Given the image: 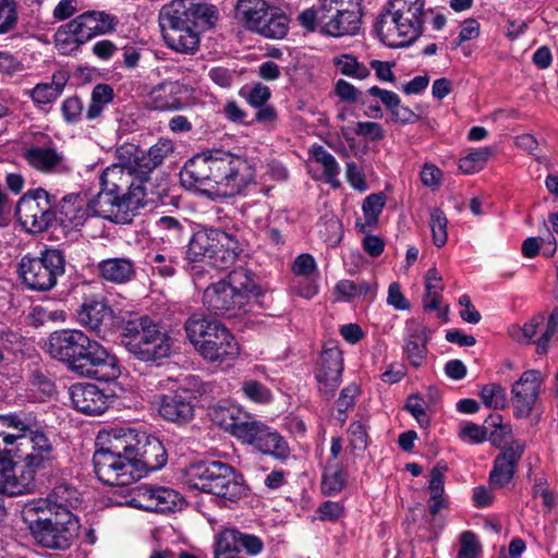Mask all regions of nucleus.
Listing matches in <instances>:
<instances>
[{
    "label": "nucleus",
    "mask_w": 558,
    "mask_h": 558,
    "mask_svg": "<svg viewBox=\"0 0 558 558\" xmlns=\"http://www.w3.org/2000/svg\"><path fill=\"white\" fill-rule=\"evenodd\" d=\"M256 171L252 162L225 150L203 153L191 158L180 172L183 186L209 196L240 194L254 182Z\"/></svg>",
    "instance_id": "f257e3e1"
},
{
    "label": "nucleus",
    "mask_w": 558,
    "mask_h": 558,
    "mask_svg": "<svg viewBox=\"0 0 558 558\" xmlns=\"http://www.w3.org/2000/svg\"><path fill=\"white\" fill-rule=\"evenodd\" d=\"M218 19V9L204 0H171L159 12V26L168 48L192 54L199 47V35Z\"/></svg>",
    "instance_id": "f03ea898"
},
{
    "label": "nucleus",
    "mask_w": 558,
    "mask_h": 558,
    "mask_svg": "<svg viewBox=\"0 0 558 558\" xmlns=\"http://www.w3.org/2000/svg\"><path fill=\"white\" fill-rule=\"evenodd\" d=\"M47 352L56 360L86 377L97 374L99 366H111V374L107 379L113 378L119 373L116 367V359L98 341L90 339L77 329H61L50 333L46 342Z\"/></svg>",
    "instance_id": "7ed1b4c3"
},
{
    "label": "nucleus",
    "mask_w": 558,
    "mask_h": 558,
    "mask_svg": "<svg viewBox=\"0 0 558 558\" xmlns=\"http://www.w3.org/2000/svg\"><path fill=\"white\" fill-rule=\"evenodd\" d=\"M260 294L255 272L246 267H236L226 278L204 289L203 304L217 316L238 317L245 314L252 300Z\"/></svg>",
    "instance_id": "20e7f679"
},
{
    "label": "nucleus",
    "mask_w": 558,
    "mask_h": 558,
    "mask_svg": "<svg viewBox=\"0 0 558 558\" xmlns=\"http://www.w3.org/2000/svg\"><path fill=\"white\" fill-rule=\"evenodd\" d=\"M121 344L143 362H157L171 354L173 341L168 330L148 315L123 318L119 326Z\"/></svg>",
    "instance_id": "39448f33"
},
{
    "label": "nucleus",
    "mask_w": 558,
    "mask_h": 558,
    "mask_svg": "<svg viewBox=\"0 0 558 558\" xmlns=\"http://www.w3.org/2000/svg\"><path fill=\"white\" fill-rule=\"evenodd\" d=\"M425 14V0H388L375 29L385 45L408 46L421 35Z\"/></svg>",
    "instance_id": "423d86ee"
},
{
    "label": "nucleus",
    "mask_w": 558,
    "mask_h": 558,
    "mask_svg": "<svg viewBox=\"0 0 558 558\" xmlns=\"http://www.w3.org/2000/svg\"><path fill=\"white\" fill-rule=\"evenodd\" d=\"M31 437L24 439L32 451L20 463L0 459V493L9 496L29 494L35 490V475L46 461L52 457L53 447L46 434L38 426L28 432Z\"/></svg>",
    "instance_id": "0eeeda50"
},
{
    "label": "nucleus",
    "mask_w": 558,
    "mask_h": 558,
    "mask_svg": "<svg viewBox=\"0 0 558 558\" xmlns=\"http://www.w3.org/2000/svg\"><path fill=\"white\" fill-rule=\"evenodd\" d=\"M222 424L236 439L276 460H287L291 453L287 440L274 428L236 407L222 411Z\"/></svg>",
    "instance_id": "6e6552de"
},
{
    "label": "nucleus",
    "mask_w": 558,
    "mask_h": 558,
    "mask_svg": "<svg viewBox=\"0 0 558 558\" xmlns=\"http://www.w3.org/2000/svg\"><path fill=\"white\" fill-rule=\"evenodd\" d=\"M124 440L120 429L107 434L106 446L94 452L93 464L97 478L110 486H128L138 481L137 469L130 450L132 438Z\"/></svg>",
    "instance_id": "1a4fd4ad"
},
{
    "label": "nucleus",
    "mask_w": 558,
    "mask_h": 558,
    "mask_svg": "<svg viewBox=\"0 0 558 558\" xmlns=\"http://www.w3.org/2000/svg\"><path fill=\"white\" fill-rule=\"evenodd\" d=\"M191 486L235 502L245 494L241 475L220 461H201L191 464L186 471Z\"/></svg>",
    "instance_id": "9d476101"
},
{
    "label": "nucleus",
    "mask_w": 558,
    "mask_h": 558,
    "mask_svg": "<svg viewBox=\"0 0 558 558\" xmlns=\"http://www.w3.org/2000/svg\"><path fill=\"white\" fill-rule=\"evenodd\" d=\"M65 270V256L61 250L46 248L39 256H24L19 264L22 282L34 291L51 290Z\"/></svg>",
    "instance_id": "9b49d317"
},
{
    "label": "nucleus",
    "mask_w": 558,
    "mask_h": 558,
    "mask_svg": "<svg viewBox=\"0 0 558 558\" xmlns=\"http://www.w3.org/2000/svg\"><path fill=\"white\" fill-rule=\"evenodd\" d=\"M362 16V0H320V27L329 36L356 34Z\"/></svg>",
    "instance_id": "f8f14e48"
},
{
    "label": "nucleus",
    "mask_w": 558,
    "mask_h": 558,
    "mask_svg": "<svg viewBox=\"0 0 558 558\" xmlns=\"http://www.w3.org/2000/svg\"><path fill=\"white\" fill-rule=\"evenodd\" d=\"M54 194L43 187L28 190L16 203L15 215L22 227L39 233L52 227Z\"/></svg>",
    "instance_id": "ddd939ff"
},
{
    "label": "nucleus",
    "mask_w": 558,
    "mask_h": 558,
    "mask_svg": "<svg viewBox=\"0 0 558 558\" xmlns=\"http://www.w3.org/2000/svg\"><path fill=\"white\" fill-rule=\"evenodd\" d=\"M28 530L41 547L53 550H66L78 534L80 522L76 517H38L28 522Z\"/></svg>",
    "instance_id": "4468645a"
},
{
    "label": "nucleus",
    "mask_w": 558,
    "mask_h": 558,
    "mask_svg": "<svg viewBox=\"0 0 558 558\" xmlns=\"http://www.w3.org/2000/svg\"><path fill=\"white\" fill-rule=\"evenodd\" d=\"M120 430L124 440L132 438L128 451L137 469L138 480L147 472L159 470L167 463L168 454L158 437L131 428Z\"/></svg>",
    "instance_id": "2eb2a0df"
},
{
    "label": "nucleus",
    "mask_w": 558,
    "mask_h": 558,
    "mask_svg": "<svg viewBox=\"0 0 558 558\" xmlns=\"http://www.w3.org/2000/svg\"><path fill=\"white\" fill-rule=\"evenodd\" d=\"M130 506L151 512H171L182 509L183 496L169 487L143 484L130 490Z\"/></svg>",
    "instance_id": "dca6fc26"
},
{
    "label": "nucleus",
    "mask_w": 558,
    "mask_h": 558,
    "mask_svg": "<svg viewBox=\"0 0 558 558\" xmlns=\"http://www.w3.org/2000/svg\"><path fill=\"white\" fill-rule=\"evenodd\" d=\"M545 322V315L538 313L532 316L523 326L512 325L508 329L509 336L520 344L535 343L536 353L542 355L547 353L549 342L558 330V307H556L548 316L544 332L539 338L534 340L537 335L538 327Z\"/></svg>",
    "instance_id": "f3484780"
},
{
    "label": "nucleus",
    "mask_w": 558,
    "mask_h": 558,
    "mask_svg": "<svg viewBox=\"0 0 558 558\" xmlns=\"http://www.w3.org/2000/svg\"><path fill=\"white\" fill-rule=\"evenodd\" d=\"M140 191L123 198L113 192L100 186L98 194L89 202V209L94 215L109 219L114 222H126L128 215L140 209Z\"/></svg>",
    "instance_id": "a211bd4d"
},
{
    "label": "nucleus",
    "mask_w": 558,
    "mask_h": 558,
    "mask_svg": "<svg viewBox=\"0 0 558 558\" xmlns=\"http://www.w3.org/2000/svg\"><path fill=\"white\" fill-rule=\"evenodd\" d=\"M81 494L69 483L56 485L45 499L38 500L28 506L26 513L44 512L47 510L51 515L61 518L75 517L73 510L81 504Z\"/></svg>",
    "instance_id": "6ab92c4d"
},
{
    "label": "nucleus",
    "mask_w": 558,
    "mask_h": 558,
    "mask_svg": "<svg viewBox=\"0 0 558 558\" xmlns=\"http://www.w3.org/2000/svg\"><path fill=\"white\" fill-rule=\"evenodd\" d=\"M343 372L342 352L337 347L325 349L319 356L315 371L319 395L329 400L340 386Z\"/></svg>",
    "instance_id": "aec40b11"
},
{
    "label": "nucleus",
    "mask_w": 558,
    "mask_h": 558,
    "mask_svg": "<svg viewBox=\"0 0 558 558\" xmlns=\"http://www.w3.org/2000/svg\"><path fill=\"white\" fill-rule=\"evenodd\" d=\"M197 351L210 363H228L239 354V345L233 335L222 324L214 326L211 332L203 339Z\"/></svg>",
    "instance_id": "412c9836"
},
{
    "label": "nucleus",
    "mask_w": 558,
    "mask_h": 558,
    "mask_svg": "<svg viewBox=\"0 0 558 558\" xmlns=\"http://www.w3.org/2000/svg\"><path fill=\"white\" fill-rule=\"evenodd\" d=\"M100 186H105L107 191L123 196V198L140 191V208L145 207L148 202L143 180H138L128 167L117 165L108 167L100 177Z\"/></svg>",
    "instance_id": "4be33fe9"
},
{
    "label": "nucleus",
    "mask_w": 558,
    "mask_h": 558,
    "mask_svg": "<svg viewBox=\"0 0 558 558\" xmlns=\"http://www.w3.org/2000/svg\"><path fill=\"white\" fill-rule=\"evenodd\" d=\"M543 377L538 371L530 369L522 373L512 385L513 413L519 418L529 417L539 397Z\"/></svg>",
    "instance_id": "5701e85b"
},
{
    "label": "nucleus",
    "mask_w": 558,
    "mask_h": 558,
    "mask_svg": "<svg viewBox=\"0 0 558 558\" xmlns=\"http://www.w3.org/2000/svg\"><path fill=\"white\" fill-rule=\"evenodd\" d=\"M23 157L35 170L46 174H65L71 171L66 158L54 144H34L25 148Z\"/></svg>",
    "instance_id": "b1692460"
},
{
    "label": "nucleus",
    "mask_w": 558,
    "mask_h": 558,
    "mask_svg": "<svg viewBox=\"0 0 558 558\" xmlns=\"http://www.w3.org/2000/svg\"><path fill=\"white\" fill-rule=\"evenodd\" d=\"M195 397L189 389H177L159 397V414L169 422L185 424L194 416Z\"/></svg>",
    "instance_id": "393cba45"
},
{
    "label": "nucleus",
    "mask_w": 558,
    "mask_h": 558,
    "mask_svg": "<svg viewBox=\"0 0 558 558\" xmlns=\"http://www.w3.org/2000/svg\"><path fill=\"white\" fill-rule=\"evenodd\" d=\"M525 450V442L512 440L495 459L489 481L494 487H504L513 477L517 465Z\"/></svg>",
    "instance_id": "a878e982"
},
{
    "label": "nucleus",
    "mask_w": 558,
    "mask_h": 558,
    "mask_svg": "<svg viewBox=\"0 0 558 558\" xmlns=\"http://www.w3.org/2000/svg\"><path fill=\"white\" fill-rule=\"evenodd\" d=\"M74 409L86 415H99L108 409V397L96 385L75 384L70 388Z\"/></svg>",
    "instance_id": "bb28decb"
},
{
    "label": "nucleus",
    "mask_w": 558,
    "mask_h": 558,
    "mask_svg": "<svg viewBox=\"0 0 558 558\" xmlns=\"http://www.w3.org/2000/svg\"><path fill=\"white\" fill-rule=\"evenodd\" d=\"M187 88L178 81L162 82L149 93L150 106L158 111H177L186 102Z\"/></svg>",
    "instance_id": "cd10ccee"
},
{
    "label": "nucleus",
    "mask_w": 558,
    "mask_h": 558,
    "mask_svg": "<svg viewBox=\"0 0 558 558\" xmlns=\"http://www.w3.org/2000/svg\"><path fill=\"white\" fill-rule=\"evenodd\" d=\"M71 22L85 43L96 36L113 31L117 24L113 15L96 10L86 11L71 20Z\"/></svg>",
    "instance_id": "c85d7f7f"
},
{
    "label": "nucleus",
    "mask_w": 558,
    "mask_h": 558,
    "mask_svg": "<svg viewBox=\"0 0 558 558\" xmlns=\"http://www.w3.org/2000/svg\"><path fill=\"white\" fill-rule=\"evenodd\" d=\"M52 215L56 216L52 219V227L57 225L63 228L78 227L86 218L83 199L78 194H68L59 199L54 194Z\"/></svg>",
    "instance_id": "c756f323"
},
{
    "label": "nucleus",
    "mask_w": 558,
    "mask_h": 558,
    "mask_svg": "<svg viewBox=\"0 0 558 558\" xmlns=\"http://www.w3.org/2000/svg\"><path fill=\"white\" fill-rule=\"evenodd\" d=\"M215 541L220 543L222 548H228L235 555L243 551L247 556H257L264 549V542L260 537L243 533L233 527L219 531L215 536Z\"/></svg>",
    "instance_id": "7c9ffc66"
},
{
    "label": "nucleus",
    "mask_w": 558,
    "mask_h": 558,
    "mask_svg": "<svg viewBox=\"0 0 558 558\" xmlns=\"http://www.w3.org/2000/svg\"><path fill=\"white\" fill-rule=\"evenodd\" d=\"M111 318L112 311L102 301L92 300L84 302L77 312L78 323L100 338L106 337Z\"/></svg>",
    "instance_id": "2f4dec72"
},
{
    "label": "nucleus",
    "mask_w": 558,
    "mask_h": 558,
    "mask_svg": "<svg viewBox=\"0 0 558 558\" xmlns=\"http://www.w3.org/2000/svg\"><path fill=\"white\" fill-rule=\"evenodd\" d=\"M97 274L102 280L113 284H125L136 277L135 262L129 257H110L97 264Z\"/></svg>",
    "instance_id": "473e14b6"
},
{
    "label": "nucleus",
    "mask_w": 558,
    "mask_h": 558,
    "mask_svg": "<svg viewBox=\"0 0 558 558\" xmlns=\"http://www.w3.org/2000/svg\"><path fill=\"white\" fill-rule=\"evenodd\" d=\"M220 229H207L195 232L187 245L186 258L191 263L206 262L209 265L210 255L217 246V239L221 234Z\"/></svg>",
    "instance_id": "72a5a7b5"
},
{
    "label": "nucleus",
    "mask_w": 558,
    "mask_h": 558,
    "mask_svg": "<svg viewBox=\"0 0 558 558\" xmlns=\"http://www.w3.org/2000/svg\"><path fill=\"white\" fill-rule=\"evenodd\" d=\"M213 255H210L209 265L217 269H228L231 267L242 252L241 245L234 235L221 231L219 239L216 241Z\"/></svg>",
    "instance_id": "f704fd0d"
},
{
    "label": "nucleus",
    "mask_w": 558,
    "mask_h": 558,
    "mask_svg": "<svg viewBox=\"0 0 558 558\" xmlns=\"http://www.w3.org/2000/svg\"><path fill=\"white\" fill-rule=\"evenodd\" d=\"M272 8L264 0H239L235 14L248 29L256 32Z\"/></svg>",
    "instance_id": "c9c22d12"
},
{
    "label": "nucleus",
    "mask_w": 558,
    "mask_h": 558,
    "mask_svg": "<svg viewBox=\"0 0 558 558\" xmlns=\"http://www.w3.org/2000/svg\"><path fill=\"white\" fill-rule=\"evenodd\" d=\"M426 329L421 326H416L404 339L403 352L415 368L422 366L426 360Z\"/></svg>",
    "instance_id": "e433bc0d"
},
{
    "label": "nucleus",
    "mask_w": 558,
    "mask_h": 558,
    "mask_svg": "<svg viewBox=\"0 0 558 558\" xmlns=\"http://www.w3.org/2000/svg\"><path fill=\"white\" fill-rule=\"evenodd\" d=\"M386 204V195L383 192L373 193L368 195L362 205L365 217V222L356 221L355 227L360 232L366 233L368 229L375 227L378 222V217L381 214Z\"/></svg>",
    "instance_id": "4c0bfd02"
},
{
    "label": "nucleus",
    "mask_w": 558,
    "mask_h": 558,
    "mask_svg": "<svg viewBox=\"0 0 558 558\" xmlns=\"http://www.w3.org/2000/svg\"><path fill=\"white\" fill-rule=\"evenodd\" d=\"M289 29V19L279 9L272 8L265 19V22L255 32L264 37L280 39L283 38Z\"/></svg>",
    "instance_id": "58836bf2"
},
{
    "label": "nucleus",
    "mask_w": 558,
    "mask_h": 558,
    "mask_svg": "<svg viewBox=\"0 0 558 558\" xmlns=\"http://www.w3.org/2000/svg\"><path fill=\"white\" fill-rule=\"evenodd\" d=\"M220 323L211 322L202 313L192 314L184 323L186 337L198 349L199 342L207 337V332L214 330V326H220Z\"/></svg>",
    "instance_id": "ea45409f"
},
{
    "label": "nucleus",
    "mask_w": 558,
    "mask_h": 558,
    "mask_svg": "<svg viewBox=\"0 0 558 558\" xmlns=\"http://www.w3.org/2000/svg\"><path fill=\"white\" fill-rule=\"evenodd\" d=\"M74 27L70 21L61 25L54 34V46L62 54H71L85 44Z\"/></svg>",
    "instance_id": "a19ab883"
},
{
    "label": "nucleus",
    "mask_w": 558,
    "mask_h": 558,
    "mask_svg": "<svg viewBox=\"0 0 558 558\" xmlns=\"http://www.w3.org/2000/svg\"><path fill=\"white\" fill-rule=\"evenodd\" d=\"M347 484V472L340 462L328 461L323 475V489L325 494L340 493Z\"/></svg>",
    "instance_id": "79ce46f5"
},
{
    "label": "nucleus",
    "mask_w": 558,
    "mask_h": 558,
    "mask_svg": "<svg viewBox=\"0 0 558 558\" xmlns=\"http://www.w3.org/2000/svg\"><path fill=\"white\" fill-rule=\"evenodd\" d=\"M332 64L342 75L356 80H364L369 76L368 68L357 61L356 57L350 53H342L332 59Z\"/></svg>",
    "instance_id": "37998d69"
},
{
    "label": "nucleus",
    "mask_w": 558,
    "mask_h": 558,
    "mask_svg": "<svg viewBox=\"0 0 558 558\" xmlns=\"http://www.w3.org/2000/svg\"><path fill=\"white\" fill-rule=\"evenodd\" d=\"M113 88L108 84H97L92 92L90 104L86 111L87 120L97 119L104 111L106 105L113 100Z\"/></svg>",
    "instance_id": "c03bdc74"
},
{
    "label": "nucleus",
    "mask_w": 558,
    "mask_h": 558,
    "mask_svg": "<svg viewBox=\"0 0 558 558\" xmlns=\"http://www.w3.org/2000/svg\"><path fill=\"white\" fill-rule=\"evenodd\" d=\"M63 84L56 83H39L31 92L29 96L37 106H44L54 102L63 92Z\"/></svg>",
    "instance_id": "a18cd8bd"
},
{
    "label": "nucleus",
    "mask_w": 558,
    "mask_h": 558,
    "mask_svg": "<svg viewBox=\"0 0 558 558\" xmlns=\"http://www.w3.org/2000/svg\"><path fill=\"white\" fill-rule=\"evenodd\" d=\"M4 415L7 427L16 430L15 435H21L19 440L26 439V433L33 432L37 427L38 422L32 413L20 411Z\"/></svg>",
    "instance_id": "49530a36"
},
{
    "label": "nucleus",
    "mask_w": 558,
    "mask_h": 558,
    "mask_svg": "<svg viewBox=\"0 0 558 558\" xmlns=\"http://www.w3.org/2000/svg\"><path fill=\"white\" fill-rule=\"evenodd\" d=\"M148 259L153 271L165 278L172 277L179 265L178 256L166 252L149 254Z\"/></svg>",
    "instance_id": "de8ad7c7"
},
{
    "label": "nucleus",
    "mask_w": 558,
    "mask_h": 558,
    "mask_svg": "<svg viewBox=\"0 0 558 558\" xmlns=\"http://www.w3.org/2000/svg\"><path fill=\"white\" fill-rule=\"evenodd\" d=\"M480 397L483 403L490 409H504L508 402L506 389L496 383L484 385L481 388Z\"/></svg>",
    "instance_id": "09e8293b"
},
{
    "label": "nucleus",
    "mask_w": 558,
    "mask_h": 558,
    "mask_svg": "<svg viewBox=\"0 0 558 558\" xmlns=\"http://www.w3.org/2000/svg\"><path fill=\"white\" fill-rule=\"evenodd\" d=\"M17 23V2L15 0H0V35L15 31Z\"/></svg>",
    "instance_id": "8fccbe9b"
},
{
    "label": "nucleus",
    "mask_w": 558,
    "mask_h": 558,
    "mask_svg": "<svg viewBox=\"0 0 558 558\" xmlns=\"http://www.w3.org/2000/svg\"><path fill=\"white\" fill-rule=\"evenodd\" d=\"M448 220L445 213L440 208H433L430 210L429 226L432 230L433 241L437 247H441L447 243Z\"/></svg>",
    "instance_id": "3c124183"
},
{
    "label": "nucleus",
    "mask_w": 558,
    "mask_h": 558,
    "mask_svg": "<svg viewBox=\"0 0 558 558\" xmlns=\"http://www.w3.org/2000/svg\"><path fill=\"white\" fill-rule=\"evenodd\" d=\"M318 275L293 277L292 291L304 299H312L318 293Z\"/></svg>",
    "instance_id": "603ef678"
},
{
    "label": "nucleus",
    "mask_w": 558,
    "mask_h": 558,
    "mask_svg": "<svg viewBox=\"0 0 558 558\" xmlns=\"http://www.w3.org/2000/svg\"><path fill=\"white\" fill-rule=\"evenodd\" d=\"M156 226L159 230L165 232V236L174 243H179L182 241L183 235L185 233L184 226L180 222V220L170 217L163 216L157 222Z\"/></svg>",
    "instance_id": "864d4df0"
},
{
    "label": "nucleus",
    "mask_w": 558,
    "mask_h": 558,
    "mask_svg": "<svg viewBox=\"0 0 558 558\" xmlns=\"http://www.w3.org/2000/svg\"><path fill=\"white\" fill-rule=\"evenodd\" d=\"M241 390L247 399L257 403H267L271 399L270 390L263 384L253 379L245 380Z\"/></svg>",
    "instance_id": "5fc2aeb1"
},
{
    "label": "nucleus",
    "mask_w": 558,
    "mask_h": 558,
    "mask_svg": "<svg viewBox=\"0 0 558 558\" xmlns=\"http://www.w3.org/2000/svg\"><path fill=\"white\" fill-rule=\"evenodd\" d=\"M461 547L458 558H476L481 551V544L477 536L470 531H465L460 536Z\"/></svg>",
    "instance_id": "6e6d98bb"
},
{
    "label": "nucleus",
    "mask_w": 558,
    "mask_h": 558,
    "mask_svg": "<svg viewBox=\"0 0 558 558\" xmlns=\"http://www.w3.org/2000/svg\"><path fill=\"white\" fill-rule=\"evenodd\" d=\"M357 392L359 388L355 385H350L341 390L337 400L338 420L341 422L345 421L347 411L354 405Z\"/></svg>",
    "instance_id": "4d7b16f0"
},
{
    "label": "nucleus",
    "mask_w": 558,
    "mask_h": 558,
    "mask_svg": "<svg viewBox=\"0 0 558 558\" xmlns=\"http://www.w3.org/2000/svg\"><path fill=\"white\" fill-rule=\"evenodd\" d=\"M293 277L318 275L317 265L311 254L299 255L291 267Z\"/></svg>",
    "instance_id": "13d9d810"
},
{
    "label": "nucleus",
    "mask_w": 558,
    "mask_h": 558,
    "mask_svg": "<svg viewBox=\"0 0 558 558\" xmlns=\"http://www.w3.org/2000/svg\"><path fill=\"white\" fill-rule=\"evenodd\" d=\"M352 451H363L367 446V434L361 422H352L348 428Z\"/></svg>",
    "instance_id": "bf43d9fd"
},
{
    "label": "nucleus",
    "mask_w": 558,
    "mask_h": 558,
    "mask_svg": "<svg viewBox=\"0 0 558 558\" xmlns=\"http://www.w3.org/2000/svg\"><path fill=\"white\" fill-rule=\"evenodd\" d=\"M157 167L159 166L153 159V156L148 150H138L137 158L133 168V172L138 178V180H143L144 177H146Z\"/></svg>",
    "instance_id": "052dcab7"
},
{
    "label": "nucleus",
    "mask_w": 558,
    "mask_h": 558,
    "mask_svg": "<svg viewBox=\"0 0 558 558\" xmlns=\"http://www.w3.org/2000/svg\"><path fill=\"white\" fill-rule=\"evenodd\" d=\"M140 147L137 145H134L132 143H124L117 147L116 149V156L120 163H117V166H123L128 167L133 171L137 154H138Z\"/></svg>",
    "instance_id": "680f3d73"
},
{
    "label": "nucleus",
    "mask_w": 558,
    "mask_h": 558,
    "mask_svg": "<svg viewBox=\"0 0 558 558\" xmlns=\"http://www.w3.org/2000/svg\"><path fill=\"white\" fill-rule=\"evenodd\" d=\"M460 437L473 444H481L487 439V427L475 423H465L460 430Z\"/></svg>",
    "instance_id": "e2e57ef3"
},
{
    "label": "nucleus",
    "mask_w": 558,
    "mask_h": 558,
    "mask_svg": "<svg viewBox=\"0 0 558 558\" xmlns=\"http://www.w3.org/2000/svg\"><path fill=\"white\" fill-rule=\"evenodd\" d=\"M61 109L66 122L76 123L80 121L82 116L83 102L76 96L69 97L63 101Z\"/></svg>",
    "instance_id": "0e129e2a"
},
{
    "label": "nucleus",
    "mask_w": 558,
    "mask_h": 558,
    "mask_svg": "<svg viewBox=\"0 0 558 558\" xmlns=\"http://www.w3.org/2000/svg\"><path fill=\"white\" fill-rule=\"evenodd\" d=\"M354 132L356 135L372 141H379L385 136L383 126L379 123L371 121L357 122Z\"/></svg>",
    "instance_id": "69168bd1"
},
{
    "label": "nucleus",
    "mask_w": 558,
    "mask_h": 558,
    "mask_svg": "<svg viewBox=\"0 0 558 558\" xmlns=\"http://www.w3.org/2000/svg\"><path fill=\"white\" fill-rule=\"evenodd\" d=\"M447 471L446 464L437 463L430 471V480L428 489L430 495H439L445 492V472Z\"/></svg>",
    "instance_id": "338daca9"
},
{
    "label": "nucleus",
    "mask_w": 558,
    "mask_h": 558,
    "mask_svg": "<svg viewBox=\"0 0 558 558\" xmlns=\"http://www.w3.org/2000/svg\"><path fill=\"white\" fill-rule=\"evenodd\" d=\"M173 150V143L167 138H159L158 142L148 149L158 166H160Z\"/></svg>",
    "instance_id": "774afa93"
}]
</instances>
